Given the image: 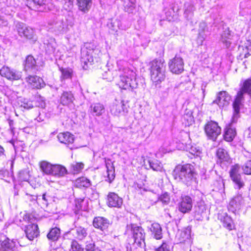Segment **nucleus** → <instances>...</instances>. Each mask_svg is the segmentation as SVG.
Listing matches in <instances>:
<instances>
[{"label": "nucleus", "instance_id": "a878e982", "mask_svg": "<svg viewBox=\"0 0 251 251\" xmlns=\"http://www.w3.org/2000/svg\"><path fill=\"white\" fill-rule=\"evenodd\" d=\"M54 166V165H52L47 161H42L39 163V167L41 171L47 175L51 176Z\"/></svg>", "mask_w": 251, "mask_h": 251}, {"label": "nucleus", "instance_id": "5701e85b", "mask_svg": "<svg viewBox=\"0 0 251 251\" xmlns=\"http://www.w3.org/2000/svg\"><path fill=\"white\" fill-rule=\"evenodd\" d=\"M105 165L107 169V179L106 181L111 183L115 177V168L113 163L109 159L105 161Z\"/></svg>", "mask_w": 251, "mask_h": 251}, {"label": "nucleus", "instance_id": "4d7b16f0", "mask_svg": "<svg viewBox=\"0 0 251 251\" xmlns=\"http://www.w3.org/2000/svg\"><path fill=\"white\" fill-rule=\"evenodd\" d=\"M245 48L247 51V53L245 54V57H247V54H248L249 55H251V41H247L246 43Z\"/></svg>", "mask_w": 251, "mask_h": 251}, {"label": "nucleus", "instance_id": "774afa93", "mask_svg": "<svg viewBox=\"0 0 251 251\" xmlns=\"http://www.w3.org/2000/svg\"><path fill=\"white\" fill-rule=\"evenodd\" d=\"M71 149H73V147H69Z\"/></svg>", "mask_w": 251, "mask_h": 251}, {"label": "nucleus", "instance_id": "13d9d810", "mask_svg": "<svg viewBox=\"0 0 251 251\" xmlns=\"http://www.w3.org/2000/svg\"><path fill=\"white\" fill-rule=\"evenodd\" d=\"M42 200L44 201L43 202V204L45 206H48L49 201V197H47L46 194H44L42 196Z\"/></svg>", "mask_w": 251, "mask_h": 251}, {"label": "nucleus", "instance_id": "9d476101", "mask_svg": "<svg viewBox=\"0 0 251 251\" xmlns=\"http://www.w3.org/2000/svg\"><path fill=\"white\" fill-rule=\"evenodd\" d=\"M176 239L179 243L191 246L192 240L191 237V228L187 226L179 230L176 235Z\"/></svg>", "mask_w": 251, "mask_h": 251}, {"label": "nucleus", "instance_id": "5fc2aeb1", "mask_svg": "<svg viewBox=\"0 0 251 251\" xmlns=\"http://www.w3.org/2000/svg\"><path fill=\"white\" fill-rule=\"evenodd\" d=\"M189 152L190 154L194 156H199L201 153V151L197 148L195 147H192L190 149Z\"/></svg>", "mask_w": 251, "mask_h": 251}, {"label": "nucleus", "instance_id": "052dcab7", "mask_svg": "<svg viewBox=\"0 0 251 251\" xmlns=\"http://www.w3.org/2000/svg\"><path fill=\"white\" fill-rule=\"evenodd\" d=\"M7 25H8L7 21L6 20H4V19L2 18L0 16V28L3 27V26H6Z\"/></svg>", "mask_w": 251, "mask_h": 251}, {"label": "nucleus", "instance_id": "603ef678", "mask_svg": "<svg viewBox=\"0 0 251 251\" xmlns=\"http://www.w3.org/2000/svg\"><path fill=\"white\" fill-rule=\"evenodd\" d=\"M156 251H171V246L164 242L160 247L156 249Z\"/></svg>", "mask_w": 251, "mask_h": 251}, {"label": "nucleus", "instance_id": "423d86ee", "mask_svg": "<svg viewBox=\"0 0 251 251\" xmlns=\"http://www.w3.org/2000/svg\"><path fill=\"white\" fill-rule=\"evenodd\" d=\"M127 227L130 228L133 232L134 244L139 247H144L145 244L144 242L145 235L142 227L133 224L127 226Z\"/></svg>", "mask_w": 251, "mask_h": 251}, {"label": "nucleus", "instance_id": "680f3d73", "mask_svg": "<svg viewBox=\"0 0 251 251\" xmlns=\"http://www.w3.org/2000/svg\"><path fill=\"white\" fill-rule=\"evenodd\" d=\"M159 151L163 154L166 153L169 151V150L167 149H165L163 147H161L159 150Z\"/></svg>", "mask_w": 251, "mask_h": 251}, {"label": "nucleus", "instance_id": "bf43d9fd", "mask_svg": "<svg viewBox=\"0 0 251 251\" xmlns=\"http://www.w3.org/2000/svg\"><path fill=\"white\" fill-rule=\"evenodd\" d=\"M207 25L205 22H201L199 25V30L201 32H203L205 30Z\"/></svg>", "mask_w": 251, "mask_h": 251}, {"label": "nucleus", "instance_id": "49530a36", "mask_svg": "<svg viewBox=\"0 0 251 251\" xmlns=\"http://www.w3.org/2000/svg\"><path fill=\"white\" fill-rule=\"evenodd\" d=\"M150 167L154 171H160L162 168V166L160 163H158L157 160L149 161Z\"/></svg>", "mask_w": 251, "mask_h": 251}, {"label": "nucleus", "instance_id": "c756f323", "mask_svg": "<svg viewBox=\"0 0 251 251\" xmlns=\"http://www.w3.org/2000/svg\"><path fill=\"white\" fill-rule=\"evenodd\" d=\"M75 205L78 209L85 211L88 206V199L85 198H76L75 200Z\"/></svg>", "mask_w": 251, "mask_h": 251}, {"label": "nucleus", "instance_id": "3c124183", "mask_svg": "<svg viewBox=\"0 0 251 251\" xmlns=\"http://www.w3.org/2000/svg\"><path fill=\"white\" fill-rule=\"evenodd\" d=\"M223 225L229 230L234 229L235 227L233 221H223Z\"/></svg>", "mask_w": 251, "mask_h": 251}, {"label": "nucleus", "instance_id": "de8ad7c7", "mask_svg": "<svg viewBox=\"0 0 251 251\" xmlns=\"http://www.w3.org/2000/svg\"><path fill=\"white\" fill-rule=\"evenodd\" d=\"M251 158V154H250ZM243 170L245 174L247 175H251V160L247 161L243 166Z\"/></svg>", "mask_w": 251, "mask_h": 251}, {"label": "nucleus", "instance_id": "6ab92c4d", "mask_svg": "<svg viewBox=\"0 0 251 251\" xmlns=\"http://www.w3.org/2000/svg\"><path fill=\"white\" fill-rule=\"evenodd\" d=\"M107 204L111 207H120L123 204V200L115 193H110L107 196Z\"/></svg>", "mask_w": 251, "mask_h": 251}, {"label": "nucleus", "instance_id": "1a4fd4ad", "mask_svg": "<svg viewBox=\"0 0 251 251\" xmlns=\"http://www.w3.org/2000/svg\"><path fill=\"white\" fill-rule=\"evenodd\" d=\"M168 64L170 71L173 74H179L184 71V62L180 57L176 56Z\"/></svg>", "mask_w": 251, "mask_h": 251}, {"label": "nucleus", "instance_id": "c85d7f7f", "mask_svg": "<svg viewBox=\"0 0 251 251\" xmlns=\"http://www.w3.org/2000/svg\"><path fill=\"white\" fill-rule=\"evenodd\" d=\"M53 171L51 176L57 177H61L64 176L67 172L65 167L64 166L55 164L53 168Z\"/></svg>", "mask_w": 251, "mask_h": 251}, {"label": "nucleus", "instance_id": "7ed1b4c3", "mask_svg": "<svg viewBox=\"0 0 251 251\" xmlns=\"http://www.w3.org/2000/svg\"><path fill=\"white\" fill-rule=\"evenodd\" d=\"M174 175L176 179L179 178L183 183L187 185H190L191 183L196 181V174L194 167L190 164L177 166L174 171Z\"/></svg>", "mask_w": 251, "mask_h": 251}, {"label": "nucleus", "instance_id": "7c9ffc66", "mask_svg": "<svg viewBox=\"0 0 251 251\" xmlns=\"http://www.w3.org/2000/svg\"><path fill=\"white\" fill-rule=\"evenodd\" d=\"M216 156L218 159V161L228 162L230 157L227 151L223 148H219L216 152Z\"/></svg>", "mask_w": 251, "mask_h": 251}, {"label": "nucleus", "instance_id": "a18cd8bd", "mask_svg": "<svg viewBox=\"0 0 251 251\" xmlns=\"http://www.w3.org/2000/svg\"><path fill=\"white\" fill-rule=\"evenodd\" d=\"M120 21L116 19L108 24L109 28L114 31H117L119 27Z\"/></svg>", "mask_w": 251, "mask_h": 251}, {"label": "nucleus", "instance_id": "6e6552de", "mask_svg": "<svg viewBox=\"0 0 251 251\" xmlns=\"http://www.w3.org/2000/svg\"><path fill=\"white\" fill-rule=\"evenodd\" d=\"M0 75L1 76L10 80H18L20 79L22 76L21 72L7 66H3L0 69Z\"/></svg>", "mask_w": 251, "mask_h": 251}, {"label": "nucleus", "instance_id": "dca6fc26", "mask_svg": "<svg viewBox=\"0 0 251 251\" xmlns=\"http://www.w3.org/2000/svg\"><path fill=\"white\" fill-rule=\"evenodd\" d=\"M25 80L33 89H41L45 86L43 79L37 75H29L25 78Z\"/></svg>", "mask_w": 251, "mask_h": 251}, {"label": "nucleus", "instance_id": "393cba45", "mask_svg": "<svg viewBox=\"0 0 251 251\" xmlns=\"http://www.w3.org/2000/svg\"><path fill=\"white\" fill-rule=\"evenodd\" d=\"M13 241L8 238L0 241V251H15Z\"/></svg>", "mask_w": 251, "mask_h": 251}, {"label": "nucleus", "instance_id": "e2e57ef3", "mask_svg": "<svg viewBox=\"0 0 251 251\" xmlns=\"http://www.w3.org/2000/svg\"><path fill=\"white\" fill-rule=\"evenodd\" d=\"M186 116H188V115H186ZM189 119H187L188 121V124H191L192 122H193V118L191 116V114H190L189 116H188Z\"/></svg>", "mask_w": 251, "mask_h": 251}, {"label": "nucleus", "instance_id": "864d4df0", "mask_svg": "<svg viewBox=\"0 0 251 251\" xmlns=\"http://www.w3.org/2000/svg\"><path fill=\"white\" fill-rule=\"evenodd\" d=\"M85 250L86 251H97V250H99L95 248V244L93 242L87 243Z\"/></svg>", "mask_w": 251, "mask_h": 251}, {"label": "nucleus", "instance_id": "412c9836", "mask_svg": "<svg viewBox=\"0 0 251 251\" xmlns=\"http://www.w3.org/2000/svg\"><path fill=\"white\" fill-rule=\"evenodd\" d=\"M150 230L153 235V238L151 240L152 243L154 242L155 240H159L162 238V229L158 223L156 222L152 223L150 227Z\"/></svg>", "mask_w": 251, "mask_h": 251}, {"label": "nucleus", "instance_id": "6e6d98bb", "mask_svg": "<svg viewBox=\"0 0 251 251\" xmlns=\"http://www.w3.org/2000/svg\"><path fill=\"white\" fill-rule=\"evenodd\" d=\"M21 214L23 215V220H33V219H36L35 217H34L33 215L30 214L26 211L21 213Z\"/></svg>", "mask_w": 251, "mask_h": 251}, {"label": "nucleus", "instance_id": "cd10ccee", "mask_svg": "<svg viewBox=\"0 0 251 251\" xmlns=\"http://www.w3.org/2000/svg\"><path fill=\"white\" fill-rule=\"evenodd\" d=\"M74 100V98L71 92L66 91L62 94L60 101L64 105H69L73 103Z\"/></svg>", "mask_w": 251, "mask_h": 251}, {"label": "nucleus", "instance_id": "2eb2a0df", "mask_svg": "<svg viewBox=\"0 0 251 251\" xmlns=\"http://www.w3.org/2000/svg\"><path fill=\"white\" fill-rule=\"evenodd\" d=\"M244 205V201L241 195L233 197L229 201V209L235 212L240 209Z\"/></svg>", "mask_w": 251, "mask_h": 251}, {"label": "nucleus", "instance_id": "0e129e2a", "mask_svg": "<svg viewBox=\"0 0 251 251\" xmlns=\"http://www.w3.org/2000/svg\"><path fill=\"white\" fill-rule=\"evenodd\" d=\"M4 150L2 147L0 145V156L4 154Z\"/></svg>", "mask_w": 251, "mask_h": 251}, {"label": "nucleus", "instance_id": "c9c22d12", "mask_svg": "<svg viewBox=\"0 0 251 251\" xmlns=\"http://www.w3.org/2000/svg\"><path fill=\"white\" fill-rule=\"evenodd\" d=\"M60 235V229L58 228L55 227L52 228L47 235V237L49 240L56 241Z\"/></svg>", "mask_w": 251, "mask_h": 251}, {"label": "nucleus", "instance_id": "a19ab883", "mask_svg": "<svg viewBox=\"0 0 251 251\" xmlns=\"http://www.w3.org/2000/svg\"><path fill=\"white\" fill-rule=\"evenodd\" d=\"M61 72V78L62 79H66L71 78L72 75V71L69 69H60Z\"/></svg>", "mask_w": 251, "mask_h": 251}, {"label": "nucleus", "instance_id": "4be33fe9", "mask_svg": "<svg viewBox=\"0 0 251 251\" xmlns=\"http://www.w3.org/2000/svg\"><path fill=\"white\" fill-rule=\"evenodd\" d=\"M90 112L93 116H100L105 112V107L100 103H94L90 107Z\"/></svg>", "mask_w": 251, "mask_h": 251}, {"label": "nucleus", "instance_id": "ea45409f", "mask_svg": "<svg viewBox=\"0 0 251 251\" xmlns=\"http://www.w3.org/2000/svg\"><path fill=\"white\" fill-rule=\"evenodd\" d=\"M135 7V0H128V2L125 4V10L128 13H132Z\"/></svg>", "mask_w": 251, "mask_h": 251}, {"label": "nucleus", "instance_id": "4468645a", "mask_svg": "<svg viewBox=\"0 0 251 251\" xmlns=\"http://www.w3.org/2000/svg\"><path fill=\"white\" fill-rule=\"evenodd\" d=\"M229 173L231 179L237 185L239 189L244 186V183L241 180L240 167L238 165L233 166L230 170Z\"/></svg>", "mask_w": 251, "mask_h": 251}, {"label": "nucleus", "instance_id": "58836bf2", "mask_svg": "<svg viewBox=\"0 0 251 251\" xmlns=\"http://www.w3.org/2000/svg\"><path fill=\"white\" fill-rule=\"evenodd\" d=\"M19 106L25 109H29L33 107L32 101L26 99H22L18 102Z\"/></svg>", "mask_w": 251, "mask_h": 251}, {"label": "nucleus", "instance_id": "ddd939ff", "mask_svg": "<svg viewBox=\"0 0 251 251\" xmlns=\"http://www.w3.org/2000/svg\"><path fill=\"white\" fill-rule=\"evenodd\" d=\"M231 100V97L226 91L219 92L216 99L213 101V103H216L220 108H224L229 105Z\"/></svg>", "mask_w": 251, "mask_h": 251}, {"label": "nucleus", "instance_id": "e433bc0d", "mask_svg": "<svg viewBox=\"0 0 251 251\" xmlns=\"http://www.w3.org/2000/svg\"><path fill=\"white\" fill-rule=\"evenodd\" d=\"M54 27L61 33L66 32L67 30V25L62 19L58 20L55 24Z\"/></svg>", "mask_w": 251, "mask_h": 251}, {"label": "nucleus", "instance_id": "4c0bfd02", "mask_svg": "<svg viewBox=\"0 0 251 251\" xmlns=\"http://www.w3.org/2000/svg\"><path fill=\"white\" fill-rule=\"evenodd\" d=\"M36 60L31 55H28L26 59L25 69H33L36 67Z\"/></svg>", "mask_w": 251, "mask_h": 251}, {"label": "nucleus", "instance_id": "2f4dec72", "mask_svg": "<svg viewBox=\"0 0 251 251\" xmlns=\"http://www.w3.org/2000/svg\"><path fill=\"white\" fill-rule=\"evenodd\" d=\"M75 185L76 187L81 188H88L91 186V184L89 179L85 177H81L75 180Z\"/></svg>", "mask_w": 251, "mask_h": 251}, {"label": "nucleus", "instance_id": "20e7f679", "mask_svg": "<svg viewBox=\"0 0 251 251\" xmlns=\"http://www.w3.org/2000/svg\"><path fill=\"white\" fill-rule=\"evenodd\" d=\"M247 93L251 95V77L246 80L243 83L240 90L237 93L236 97L233 103L234 113L232 117V122L238 118L240 112V107L242 102L244 100V95Z\"/></svg>", "mask_w": 251, "mask_h": 251}, {"label": "nucleus", "instance_id": "8fccbe9b", "mask_svg": "<svg viewBox=\"0 0 251 251\" xmlns=\"http://www.w3.org/2000/svg\"><path fill=\"white\" fill-rule=\"evenodd\" d=\"M84 164L82 163H75L72 165L74 173H77L83 169Z\"/></svg>", "mask_w": 251, "mask_h": 251}, {"label": "nucleus", "instance_id": "c03bdc74", "mask_svg": "<svg viewBox=\"0 0 251 251\" xmlns=\"http://www.w3.org/2000/svg\"><path fill=\"white\" fill-rule=\"evenodd\" d=\"M76 232L77 234V237L79 240L83 239L86 235L87 232L84 228L81 226L76 227Z\"/></svg>", "mask_w": 251, "mask_h": 251}, {"label": "nucleus", "instance_id": "a211bd4d", "mask_svg": "<svg viewBox=\"0 0 251 251\" xmlns=\"http://www.w3.org/2000/svg\"><path fill=\"white\" fill-rule=\"evenodd\" d=\"M25 232L26 237L30 240H33L39 235V231L37 225L29 223L26 226Z\"/></svg>", "mask_w": 251, "mask_h": 251}, {"label": "nucleus", "instance_id": "bb28decb", "mask_svg": "<svg viewBox=\"0 0 251 251\" xmlns=\"http://www.w3.org/2000/svg\"><path fill=\"white\" fill-rule=\"evenodd\" d=\"M92 0H76V4L80 11L86 13L91 7Z\"/></svg>", "mask_w": 251, "mask_h": 251}, {"label": "nucleus", "instance_id": "473e14b6", "mask_svg": "<svg viewBox=\"0 0 251 251\" xmlns=\"http://www.w3.org/2000/svg\"><path fill=\"white\" fill-rule=\"evenodd\" d=\"M236 135V131L234 128L230 127H226L224 133L225 140L230 142L233 140Z\"/></svg>", "mask_w": 251, "mask_h": 251}, {"label": "nucleus", "instance_id": "f3484780", "mask_svg": "<svg viewBox=\"0 0 251 251\" xmlns=\"http://www.w3.org/2000/svg\"><path fill=\"white\" fill-rule=\"evenodd\" d=\"M51 0H26V5L31 9L36 10L38 7L45 6L50 9Z\"/></svg>", "mask_w": 251, "mask_h": 251}, {"label": "nucleus", "instance_id": "b1692460", "mask_svg": "<svg viewBox=\"0 0 251 251\" xmlns=\"http://www.w3.org/2000/svg\"><path fill=\"white\" fill-rule=\"evenodd\" d=\"M59 141L69 146L72 145L74 141V136L69 132L60 133L57 135Z\"/></svg>", "mask_w": 251, "mask_h": 251}, {"label": "nucleus", "instance_id": "f03ea898", "mask_svg": "<svg viewBox=\"0 0 251 251\" xmlns=\"http://www.w3.org/2000/svg\"><path fill=\"white\" fill-rule=\"evenodd\" d=\"M151 79L153 84L160 87L166 78V64L163 59H155L149 64Z\"/></svg>", "mask_w": 251, "mask_h": 251}, {"label": "nucleus", "instance_id": "338daca9", "mask_svg": "<svg viewBox=\"0 0 251 251\" xmlns=\"http://www.w3.org/2000/svg\"><path fill=\"white\" fill-rule=\"evenodd\" d=\"M13 121H10L9 122V125H10V126H11V125L13 124Z\"/></svg>", "mask_w": 251, "mask_h": 251}, {"label": "nucleus", "instance_id": "79ce46f5", "mask_svg": "<svg viewBox=\"0 0 251 251\" xmlns=\"http://www.w3.org/2000/svg\"><path fill=\"white\" fill-rule=\"evenodd\" d=\"M93 225L95 228L101 230L107 227V223L104 222V221H93Z\"/></svg>", "mask_w": 251, "mask_h": 251}, {"label": "nucleus", "instance_id": "37998d69", "mask_svg": "<svg viewBox=\"0 0 251 251\" xmlns=\"http://www.w3.org/2000/svg\"><path fill=\"white\" fill-rule=\"evenodd\" d=\"M159 201L161 202L163 204L167 205L170 203V197L168 193L165 192L159 197Z\"/></svg>", "mask_w": 251, "mask_h": 251}, {"label": "nucleus", "instance_id": "39448f33", "mask_svg": "<svg viewBox=\"0 0 251 251\" xmlns=\"http://www.w3.org/2000/svg\"><path fill=\"white\" fill-rule=\"evenodd\" d=\"M100 51L93 43H88L85 44L81 49V62L85 65H91L94 61V55H98Z\"/></svg>", "mask_w": 251, "mask_h": 251}, {"label": "nucleus", "instance_id": "0eeeda50", "mask_svg": "<svg viewBox=\"0 0 251 251\" xmlns=\"http://www.w3.org/2000/svg\"><path fill=\"white\" fill-rule=\"evenodd\" d=\"M205 131L207 136L213 140H215L221 134V128L218 123L211 121L208 122L205 126Z\"/></svg>", "mask_w": 251, "mask_h": 251}, {"label": "nucleus", "instance_id": "aec40b11", "mask_svg": "<svg viewBox=\"0 0 251 251\" xmlns=\"http://www.w3.org/2000/svg\"><path fill=\"white\" fill-rule=\"evenodd\" d=\"M192 207V201L189 196H185L178 204V210L183 213L189 212Z\"/></svg>", "mask_w": 251, "mask_h": 251}, {"label": "nucleus", "instance_id": "09e8293b", "mask_svg": "<svg viewBox=\"0 0 251 251\" xmlns=\"http://www.w3.org/2000/svg\"><path fill=\"white\" fill-rule=\"evenodd\" d=\"M70 251H84L83 249L75 240H73L71 244V249Z\"/></svg>", "mask_w": 251, "mask_h": 251}, {"label": "nucleus", "instance_id": "9b49d317", "mask_svg": "<svg viewBox=\"0 0 251 251\" xmlns=\"http://www.w3.org/2000/svg\"><path fill=\"white\" fill-rule=\"evenodd\" d=\"M110 112L112 115L120 116L127 112V108L123 100H116L110 107Z\"/></svg>", "mask_w": 251, "mask_h": 251}, {"label": "nucleus", "instance_id": "69168bd1", "mask_svg": "<svg viewBox=\"0 0 251 251\" xmlns=\"http://www.w3.org/2000/svg\"><path fill=\"white\" fill-rule=\"evenodd\" d=\"M206 86V84L205 83H203L201 85V90L203 93L205 92V89Z\"/></svg>", "mask_w": 251, "mask_h": 251}, {"label": "nucleus", "instance_id": "f704fd0d", "mask_svg": "<svg viewBox=\"0 0 251 251\" xmlns=\"http://www.w3.org/2000/svg\"><path fill=\"white\" fill-rule=\"evenodd\" d=\"M230 34L228 30H225L221 35V41L225 45L226 48L230 47Z\"/></svg>", "mask_w": 251, "mask_h": 251}, {"label": "nucleus", "instance_id": "f257e3e1", "mask_svg": "<svg viewBox=\"0 0 251 251\" xmlns=\"http://www.w3.org/2000/svg\"><path fill=\"white\" fill-rule=\"evenodd\" d=\"M126 62L123 60L117 62V68L108 62L107 64L108 71L102 74V78L108 81L113 80L115 75H118L116 82V84L121 89L133 90L138 87L136 80V74L135 71L129 68L125 67Z\"/></svg>", "mask_w": 251, "mask_h": 251}, {"label": "nucleus", "instance_id": "f8f14e48", "mask_svg": "<svg viewBox=\"0 0 251 251\" xmlns=\"http://www.w3.org/2000/svg\"><path fill=\"white\" fill-rule=\"evenodd\" d=\"M17 27V31L20 36L24 37L28 39L35 40L34 31L32 28L26 26L22 23L18 24Z\"/></svg>", "mask_w": 251, "mask_h": 251}, {"label": "nucleus", "instance_id": "72a5a7b5", "mask_svg": "<svg viewBox=\"0 0 251 251\" xmlns=\"http://www.w3.org/2000/svg\"><path fill=\"white\" fill-rule=\"evenodd\" d=\"M185 7L184 16L188 20H190L193 16V12L195 8L193 5L190 3L185 4Z\"/></svg>", "mask_w": 251, "mask_h": 251}]
</instances>
